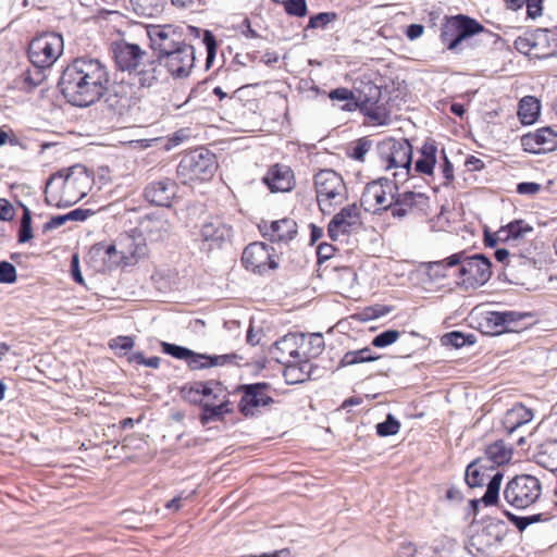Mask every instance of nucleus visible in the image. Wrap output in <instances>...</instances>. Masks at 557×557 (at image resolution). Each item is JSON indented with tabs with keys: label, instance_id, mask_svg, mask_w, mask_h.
I'll return each mask as SVG.
<instances>
[{
	"label": "nucleus",
	"instance_id": "29",
	"mask_svg": "<svg viewBox=\"0 0 557 557\" xmlns=\"http://www.w3.org/2000/svg\"><path fill=\"white\" fill-rule=\"evenodd\" d=\"M200 236L210 245H219L231 236V227L220 220H211L202 224Z\"/></svg>",
	"mask_w": 557,
	"mask_h": 557
},
{
	"label": "nucleus",
	"instance_id": "25",
	"mask_svg": "<svg viewBox=\"0 0 557 557\" xmlns=\"http://www.w3.org/2000/svg\"><path fill=\"white\" fill-rule=\"evenodd\" d=\"M177 185L169 178L152 182L146 187L145 196L157 206L170 207L176 196Z\"/></svg>",
	"mask_w": 557,
	"mask_h": 557
},
{
	"label": "nucleus",
	"instance_id": "7",
	"mask_svg": "<svg viewBox=\"0 0 557 557\" xmlns=\"http://www.w3.org/2000/svg\"><path fill=\"white\" fill-rule=\"evenodd\" d=\"M215 156L200 148L186 153L178 166L177 175L183 184L209 181L215 171Z\"/></svg>",
	"mask_w": 557,
	"mask_h": 557
},
{
	"label": "nucleus",
	"instance_id": "39",
	"mask_svg": "<svg viewBox=\"0 0 557 557\" xmlns=\"http://www.w3.org/2000/svg\"><path fill=\"white\" fill-rule=\"evenodd\" d=\"M191 391H195L197 394H200L207 398L212 396L214 400H218L221 396L225 398L222 385L216 382L195 383V385L191 387Z\"/></svg>",
	"mask_w": 557,
	"mask_h": 557
},
{
	"label": "nucleus",
	"instance_id": "42",
	"mask_svg": "<svg viewBox=\"0 0 557 557\" xmlns=\"http://www.w3.org/2000/svg\"><path fill=\"white\" fill-rule=\"evenodd\" d=\"M400 423L393 414H388L384 422L376 425V432L380 436L395 435L399 432Z\"/></svg>",
	"mask_w": 557,
	"mask_h": 557
},
{
	"label": "nucleus",
	"instance_id": "46",
	"mask_svg": "<svg viewBox=\"0 0 557 557\" xmlns=\"http://www.w3.org/2000/svg\"><path fill=\"white\" fill-rule=\"evenodd\" d=\"M284 9L289 15L302 17L307 14L306 0H286Z\"/></svg>",
	"mask_w": 557,
	"mask_h": 557
},
{
	"label": "nucleus",
	"instance_id": "38",
	"mask_svg": "<svg viewBox=\"0 0 557 557\" xmlns=\"http://www.w3.org/2000/svg\"><path fill=\"white\" fill-rule=\"evenodd\" d=\"M503 480V473L499 471H496L494 474H492L487 488L485 494L482 496L481 499L474 500L473 505L476 506L478 504H484L485 506H492L495 505L498 500L500 484Z\"/></svg>",
	"mask_w": 557,
	"mask_h": 557
},
{
	"label": "nucleus",
	"instance_id": "4",
	"mask_svg": "<svg viewBox=\"0 0 557 557\" xmlns=\"http://www.w3.org/2000/svg\"><path fill=\"white\" fill-rule=\"evenodd\" d=\"M437 265L454 269L457 283L466 289L479 288L492 276V263L483 255L454 253L437 262Z\"/></svg>",
	"mask_w": 557,
	"mask_h": 557
},
{
	"label": "nucleus",
	"instance_id": "63",
	"mask_svg": "<svg viewBox=\"0 0 557 557\" xmlns=\"http://www.w3.org/2000/svg\"><path fill=\"white\" fill-rule=\"evenodd\" d=\"M88 211L76 209L67 213L69 221H84L87 218Z\"/></svg>",
	"mask_w": 557,
	"mask_h": 557
},
{
	"label": "nucleus",
	"instance_id": "56",
	"mask_svg": "<svg viewBox=\"0 0 557 557\" xmlns=\"http://www.w3.org/2000/svg\"><path fill=\"white\" fill-rule=\"evenodd\" d=\"M543 0H525L528 14L531 17H536L542 14Z\"/></svg>",
	"mask_w": 557,
	"mask_h": 557
},
{
	"label": "nucleus",
	"instance_id": "13",
	"mask_svg": "<svg viewBox=\"0 0 557 557\" xmlns=\"http://www.w3.org/2000/svg\"><path fill=\"white\" fill-rule=\"evenodd\" d=\"M147 35L151 48L162 55L184 44L183 28L172 24L148 25Z\"/></svg>",
	"mask_w": 557,
	"mask_h": 557
},
{
	"label": "nucleus",
	"instance_id": "32",
	"mask_svg": "<svg viewBox=\"0 0 557 557\" xmlns=\"http://www.w3.org/2000/svg\"><path fill=\"white\" fill-rule=\"evenodd\" d=\"M110 248H107V244L100 243L94 245L88 253V263L97 272L111 271L110 263Z\"/></svg>",
	"mask_w": 557,
	"mask_h": 557
},
{
	"label": "nucleus",
	"instance_id": "10",
	"mask_svg": "<svg viewBox=\"0 0 557 557\" xmlns=\"http://www.w3.org/2000/svg\"><path fill=\"white\" fill-rule=\"evenodd\" d=\"M397 184L388 178H377L368 183L361 195V206L367 212L380 214L391 210L395 202Z\"/></svg>",
	"mask_w": 557,
	"mask_h": 557
},
{
	"label": "nucleus",
	"instance_id": "3",
	"mask_svg": "<svg viewBox=\"0 0 557 557\" xmlns=\"http://www.w3.org/2000/svg\"><path fill=\"white\" fill-rule=\"evenodd\" d=\"M92 175L81 164L53 174L46 185V200L55 207H70L83 199L91 189Z\"/></svg>",
	"mask_w": 557,
	"mask_h": 557
},
{
	"label": "nucleus",
	"instance_id": "35",
	"mask_svg": "<svg viewBox=\"0 0 557 557\" xmlns=\"http://www.w3.org/2000/svg\"><path fill=\"white\" fill-rule=\"evenodd\" d=\"M202 414L200 421L206 425L211 420H221L223 417L232 411L231 404L228 400L223 399L220 404L207 400L202 405Z\"/></svg>",
	"mask_w": 557,
	"mask_h": 557
},
{
	"label": "nucleus",
	"instance_id": "27",
	"mask_svg": "<svg viewBox=\"0 0 557 557\" xmlns=\"http://www.w3.org/2000/svg\"><path fill=\"white\" fill-rule=\"evenodd\" d=\"M262 230L264 236L272 242L290 240L297 233V224L292 219H282L272 221L270 225L264 224Z\"/></svg>",
	"mask_w": 557,
	"mask_h": 557
},
{
	"label": "nucleus",
	"instance_id": "31",
	"mask_svg": "<svg viewBox=\"0 0 557 557\" xmlns=\"http://www.w3.org/2000/svg\"><path fill=\"white\" fill-rule=\"evenodd\" d=\"M238 356L235 354L232 355H218V356H207L201 354H196L191 350V356H189L186 360L188 366L191 369H205L210 367H219L225 363L232 362L237 359Z\"/></svg>",
	"mask_w": 557,
	"mask_h": 557
},
{
	"label": "nucleus",
	"instance_id": "15",
	"mask_svg": "<svg viewBox=\"0 0 557 557\" xmlns=\"http://www.w3.org/2000/svg\"><path fill=\"white\" fill-rule=\"evenodd\" d=\"M361 225L360 210L357 205H348L336 213L329 223L327 232L333 240L349 234Z\"/></svg>",
	"mask_w": 557,
	"mask_h": 557
},
{
	"label": "nucleus",
	"instance_id": "45",
	"mask_svg": "<svg viewBox=\"0 0 557 557\" xmlns=\"http://www.w3.org/2000/svg\"><path fill=\"white\" fill-rule=\"evenodd\" d=\"M337 15L333 12H322L311 16L308 23V28H325L330 23L335 21Z\"/></svg>",
	"mask_w": 557,
	"mask_h": 557
},
{
	"label": "nucleus",
	"instance_id": "48",
	"mask_svg": "<svg viewBox=\"0 0 557 557\" xmlns=\"http://www.w3.org/2000/svg\"><path fill=\"white\" fill-rule=\"evenodd\" d=\"M16 281L15 267L8 262H0V283L12 284Z\"/></svg>",
	"mask_w": 557,
	"mask_h": 557
},
{
	"label": "nucleus",
	"instance_id": "33",
	"mask_svg": "<svg viewBox=\"0 0 557 557\" xmlns=\"http://www.w3.org/2000/svg\"><path fill=\"white\" fill-rule=\"evenodd\" d=\"M436 146L433 143H425L420 150L419 159L416 161L414 171L420 174H432L436 163Z\"/></svg>",
	"mask_w": 557,
	"mask_h": 557
},
{
	"label": "nucleus",
	"instance_id": "19",
	"mask_svg": "<svg viewBox=\"0 0 557 557\" xmlns=\"http://www.w3.org/2000/svg\"><path fill=\"white\" fill-rule=\"evenodd\" d=\"M265 388L267 385L262 383L243 386L244 394L239 403V410L244 416H255L259 408L268 406L272 401Z\"/></svg>",
	"mask_w": 557,
	"mask_h": 557
},
{
	"label": "nucleus",
	"instance_id": "60",
	"mask_svg": "<svg viewBox=\"0 0 557 557\" xmlns=\"http://www.w3.org/2000/svg\"><path fill=\"white\" fill-rule=\"evenodd\" d=\"M466 166L469 171H480L484 166V162L473 156L469 157L466 161Z\"/></svg>",
	"mask_w": 557,
	"mask_h": 557
},
{
	"label": "nucleus",
	"instance_id": "5",
	"mask_svg": "<svg viewBox=\"0 0 557 557\" xmlns=\"http://www.w3.org/2000/svg\"><path fill=\"white\" fill-rule=\"evenodd\" d=\"M314 189L318 206L324 214L332 213L348 197L343 177L330 169L321 170L314 175Z\"/></svg>",
	"mask_w": 557,
	"mask_h": 557
},
{
	"label": "nucleus",
	"instance_id": "52",
	"mask_svg": "<svg viewBox=\"0 0 557 557\" xmlns=\"http://www.w3.org/2000/svg\"><path fill=\"white\" fill-rule=\"evenodd\" d=\"M16 214L15 208L7 199L0 198V220L12 221Z\"/></svg>",
	"mask_w": 557,
	"mask_h": 557
},
{
	"label": "nucleus",
	"instance_id": "53",
	"mask_svg": "<svg viewBox=\"0 0 557 557\" xmlns=\"http://www.w3.org/2000/svg\"><path fill=\"white\" fill-rule=\"evenodd\" d=\"M510 519L513 521L515 525L520 531H523L531 523L539 521L540 516L535 515V516H529V517H517V516L511 515Z\"/></svg>",
	"mask_w": 557,
	"mask_h": 557
},
{
	"label": "nucleus",
	"instance_id": "37",
	"mask_svg": "<svg viewBox=\"0 0 557 557\" xmlns=\"http://www.w3.org/2000/svg\"><path fill=\"white\" fill-rule=\"evenodd\" d=\"M540 102L534 97H524L519 102L518 116L522 124H533L540 115Z\"/></svg>",
	"mask_w": 557,
	"mask_h": 557
},
{
	"label": "nucleus",
	"instance_id": "36",
	"mask_svg": "<svg viewBox=\"0 0 557 557\" xmlns=\"http://www.w3.org/2000/svg\"><path fill=\"white\" fill-rule=\"evenodd\" d=\"M491 470L488 465L480 462V458L471 462L466 470V482L470 487L481 486L485 480L491 479L487 471Z\"/></svg>",
	"mask_w": 557,
	"mask_h": 557
},
{
	"label": "nucleus",
	"instance_id": "43",
	"mask_svg": "<svg viewBox=\"0 0 557 557\" xmlns=\"http://www.w3.org/2000/svg\"><path fill=\"white\" fill-rule=\"evenodd\" d=\"M400 336V332L396 330H387L385 332L380 333L376 335L373 341L372 345L377 348H384L387 347L398 341Z\"/></svg>",
	"mask_w": 557,
	"mask_h": 557
},
{
	"label": "nucleus",
	"instance_id": "1",
	"mask_svg": "<svg viewBox=\"0 0 557 557\" xmlns=\"http://www.w3.org/2000/svg\"><path fill=\"white\" fill-rule=\"evenodd\" d=\"M110 76L107 66L97 59L78 58L69 64L61 76L60 87L73 106L89 107L107 92Z\"/></svg>",
	"mask_w": 557,
	"mask_h": 557
},
{
	"label": "nucleus",
	"instance_id": "16",
	"mask_svg": "<svg viewBox=\"0 0 557 557\" xmlns=\"http://www.w3.org/2000/svg\"><path fill=\"white\" fill-rule=\"evenodd\" d=\"M242 261L247 270L256 273H264L276 268L270 248L263 243L248 245L243 252Z\"/></svg>",
	"mask_w": 557,
	"mask_h": 557
},
{
	"label": "nucleus",
	"instance_id": "62",
	"mask_svg": "<svg viewBox=\"0 0 557 557\" xmlns=\"http://www.w3.org/2000/svg\"><path fill=\"white\" fill-rule=\"evenodd\" d=\"M334 248L329 244H321L318 247V256L320 259H329L333 256Z\"/></svg>",
	"mask_w": 557,
	"mask_h": 557
},
{
	"label": "nucleus",
	"instance_id": "54",
	"mask_svg": "<svg viewBox=\"0 0 557 557\" xmlns=\"http://www.w3.org/2000/svg\"><path fill=\"white\" fill-rule=\"evenodd\" d=\"M417 547L411 542H404L399 545L396 557H414Z\"/></svg>",
	"mask_w": 557,
	"mask_h": 557
},
{
	"label": "nucleus",
	"instance_id": "14",
	"mask_svg": "<svg viewBox=\"0 0 557 557\" xmlns=\"http://www.w3.org/2000/svg\"><path fill=\"white\" fill-rule=\"evenodd\" d=\"M165 67L176 78L189 76L195 64V50L193 46L182 44L180 47L164 54Z\"/></svg>",
	"mask_w": 557,
	"mask_h": 557
},
{
	"label": "nucleus",
	"instance_id": "61",
	"mask_svg": "<svg viewBox=\"0 0 557 557\" xmlns=\"http://www.w3.org/2000/svg\"><path fill=\"white\" fill-rule=\"evenodd\" d=\"M240 28H242L243 36L246 38L259 37V35L256 33V30L251 28L250 21L248 18H245L243 21Z\"/></svg>",
	"mask_w": 557,
	"mask_h": 557
},
{
	"label": "nucleus",
	"instance_id": "12",
	"mask_svg": "<svg viewBox=\"0 0 557 557\" xmlns=\"http://www.w3.org/2000/svg\"><path fill=\"white\" fill-rule=\"evenodd\" d=\"M482 30L483 26L476 21L457 15L447 18L443 24L441 39L448 50H456L463 40Z\"/></svg>",
	"mask_w": 557,
	"mask_h": 557
},
{
	"label": "nucleus",
	"instance_id": "44",
	"mask_svg": "<svg viewBox=\"0 0 557 557\" xmlns=\"http://www.w3.org/2000/svg\"><path fill=\"white\" fill-rule=\"evenodd\" d=\"M32 215L28 208L24 207V213L21 220V227H20V234H18V240L21 243H26L29 239L33 238V232H32Z\"/></svg>",
	"mask_w": 557,
	"mask_h": 557
},
{
	"label": "nucleus",
	"instance_id": "24",
	"mask_svg": "<svg viewBox=\"0 0 557 557\" xmlns=\"http://www.w3.org/2000/svg\"><path fill=\"white\" fill-rule=\"evenodd\" d=\"M533 232V227L523 220H515L502 226L494 235L485 237V244L494 247L498 242H515Z\"/></svg>",
	"mask_w": 557,
	"mask_h": 557
},
{
	"label": "nucleus",
	"instance_id": "34",
	"mask_svg": "<svg viewBox=\"0 0 557 557\" xmlns=\"http://www.w3.org/2000/svg\"><path fill=\"white\" fill-rule=\"evenodd\" d=\"M422 197L421 194L413 191H405L403 194L395 193V202L391 208L392 215L394 218H404L413 208L417 202V198Z\"/></svg>",
	"mask_w": 557,
	"mask_h": 557
},
{
	"label": "nucleus",
	"instance_id": "28",
	"mask_svg": "<svg viewBox=\"0 0 557 557\" xmlns=\"http://www.w3.org/2000/svg\"><path fill=\"white\" fill-rule=\"evenodd\" d=\"M533 411L522 404L515 405L509 409L503 420V425L509 434L532 421Z\"/></svg>",
	"mask_w": 557,
	"mask_h": 557
},
{
	"label": "nucleus",
	"instance_id": "21",
	"mask_svg": "<svg viewBox=\"0 0 557 557\" xmlns=\"http://www.w3.org/2000/svg\"><path fill=\"white\" fill-rule=\"evenodd\" d=\"M173 225L164 215L151 214L145 216L138 226L140 236L144 240L161 242L170 237Z\"/></svg>",
	"mask_w": 557,
	"mask_h": 557
},
{
	"label": "nucleus",
	"instance_id": "49",
	"mask_svg": "<svg viewBox=\"0 0 557 557\" xmlns=\"http://www.w3.org/2000/svg\"><path fill=\"white\" fill-rule=\"evenodd\" d=\"M109 346L116 352H127L134 347V341L129 336H119L111 339Z\"/></svg>",
	"mask_w": 557,
	"mask_h": 557
},
{
	"label": "nucleus",
	"instance_id": "57",
	"mask_svg": "<svg viewBox=\"0 0 557 557\" xmlns=\"http://www.w3.org/2000/svg\"><path fill=\"white\" fill-rule=\"evenodd\" d=\"M442 175L444 178V185H448L454 178L453 164L448 161L446 157H444V163L442 165Z\"/></svg>",
	"mask_w": 557,
	"mask_h": 557
},
{
	"label": "nucleus",
	"instance_id": "50",
	"mask_svg": "<svg viewBox=\"0 0 557 557\" xmlns=\"http://www.w3.org/2000/svg\"><path fill=\"white\" fill-rule=\"evenodd\" d=\"M162 348L165 354L171 355L177 359L186 360L189 356H191L190 349L174 344L162 343Z\"/></svg>",
	"mask_w": 557,
	"mask_h": 557
},
{
	"label": "nucleus",
	"instance_id": "30",
	"mask_svg": "<svg viewBox=\"0 0 557 557\" xmlns=\"http://www.w3.org/2000/svg\"><path fill=\"white\" fill-rule=\"evenodd\" d=\"M512 456V450L508 448L504 442L498 441L487 446L485 455L480 457V462L488 465L490 469L494 466H502L507 463Z\"/></svg>",
	"mask_w": 557,
	"mask_h": 557
},
{
	"label": "nucleus",
	"instance_id": "23",
	"mask_svg": "<svg viewBox=\"0 0 557 557\" xmlns=\"http://www.w3.org/2000/svg\"><path fill=\"white\" fill-rule=\"evenodd\" d=\"M263 182L272 193L289 191L295 186L292 169L282 164L271 166L263 177Z\"/></svg>",
	"mask_w": 557,
	"mask_h": 557
},
{
	"label": "nucleus",
	"instance_id": "55",
	"mask_svg": "<svg viewBox=\"0 0 557 557\" xmlns=\"http://www.w3.org/2000/svg\"><path fill=\"white\" fill-rule=\"evenodd\" d=\"M541 189V185L536 183H520L517 186V191L521 195H534L539 193Z\"/></svg>",
	"mask_w": 557,
	"mask_h": 557
},
{
	"label": "nucleus",
	"instance_id": "6",
	"mask_svg": "<svg viewBox=\"0 0 557 557\" xmlns=\"http://www.w3.org/2000/svg\"><path fill=\"white\" fill-rule=\"evenodd\" d=\"M381 166L392 172L397 185L404 183L410 175L412 161V147L407 140H389L380 147Z\"/></svg>",
	"mask_w": 557,
	"mask_h": 557
},
{
	"label": "nucleus",
	"instance_id": "22",
	"mask_svg": "<svg viewBox=\"0 0 557 557\" xmlns=\"http://www.w3.org/2000/svg\"><path fill=\"white\" fill-rule=\"evenodd\" d=\"M523 318H525V314L516 311H487L484 320L488 332L502 334L504 332H516L518 322Z\"/></svg>",
	"mask_w": 557,
	"mask_h": 557
},
{
	"label": "nucleus",
	"instance_id": "47",
	"mask_svg": "<svg viewBox=\"0 0 557 557\" xmlns=\"http://www.w3.org/2000/svg\"><path fill=\"white\" fill-rule=\"evenodd\" d=\"M467 337L460 332H450L442 337V344L447 347L460 348L467 344Z\"/></svg>",
	"mask_w": 557,
	"mask_h": 557
},
{
	"label": "nucleus",
	"instance_id": "20",
	"mask_svg": "<svg viewBox=\"0 0 557 557\" xmlns=\"http://www.w3.org/2000/svg\"><path fill=\"white\" fill-rule=\"evenodd\" d=\"M355 89L359 91V96L356 97L354 91L347 88H337L330 92L329 97L332 100H337L344 102L342 106L343 110L351 111L354 110L358 102H370L375 100L379 96V89L375 85L368 83L364 86V92L359 90L357 87V82H355Z\"/></svg>",
	"mask_w": 557,
	"mask_h": 557
},
{
	"label": "nucleus",
	"instance_id": "40",
	"mask_svg": "<svg viewBox=\"0 0 557 557\" xmlns=\"http://www.w3.org/2000/svg\"><path fill=\"white\" fill-rule=\"evenodd\" d=\"M377 357L371 354L369 348H362L359 350L348 351L344 355L342 359L343 366H352L357 363L374 361Z\"/></svg>",
	"mask_w": 557,
	"mask_h": 557
},
{
	"label": "nucleus",
	"instance_id": "41",
	"mask_svg": "<svg viewBox=\"0 0 557 557\" xmlns=\"http://www.w3.org/2000/svg\"><path fill=\"white\" fill-rule=\"evenodd\" d=\"M137 10L144 15L154 16L162 12L165 0H133Z\"/></svg>",
	"mask_w": 557,
	"mask_h": 557
},
{
	"label": "nucleus",
	"instance_id": "9",
	"mask_svg": "<svg viewBox=\"0 0 557 557\" xmlns=\"http://www.w3.org/2000/svg\"><path fill=\"white\" fill-rule=\"evenodd\" d=\"M542 494V485L533 475L522 474L510 480L505 490V500L518 509H524L536 503Z\"/></svg>",
	"mask_w": 557,
	"mask_h": 557
},
{
	"label": "nucleus",
	"instance_id": "8",
	"mask_svg": "<svg viewBox=\"0 0 557 557\" xmlns=\"http://www.w3.org/2000/svg\"><path fill=\"white\" fill-rule=\"evenodd\" d=\"M506 525L502 521H490L478 527L468 542V550L478 557L496 556L502 547L506 534Z\"/></svg>",
	"mask_w": 557,
	"mask_h": 557
},
{
	"label": "nucleus",
	"instance_id": "26",
	"mask_svg": "<svg viewBox=\"0 0 557 557\" xmlns=\"http://www.w3.org/2000/svg\"><path fill=\"white\" fill-rule=\"evenodd\" d=\"M116 243L124 258V267L136 264L147 253L146 244L140 236L122 235Z\"/></svg>",
	"mask_w": 557,
	"mask_h": 557
},
{
	"label": "nucleus",
	"instance_id": "51",
	"mask_svg": "<svg viewBox=\"0 0 557 557\" xmlns=\"http://www.w3.org/2000/svg\"><path fill=\"white\" fill-rule=\"evenodd\" d=\"M107 248H110L109 255H110V263H111L112 270L116 269L117 267H124V258L120 253L121 250L117 246V243L107 244Z\"/></svg>",
	"mask_w": 557,
	"mask_h": 557
},
{
	"label": "nucleus",
	"instance_id": "18",
	"mask_svg": "<svg viewBox=\"0 0 557 557\" xmlns=\"http://www.w3.org/2000/svg\"><path fill=\"white\" fill-rule=\"evenodd\" d=\"M524 151L540 154L553 151L557 147V133L550 127H543L521 137Z\"/></svg>",
	"mask_w": 557,
	"mask_h": 557
},
{
	"label": "nucleus",
	"instance_id": "59",
	"mask_svg": "<svg viewBox=\"0 0 557 557\" xmlns=\"http://www.w3.org/2000/svg\"><path fill=\"white\" fill-rule=\"evenodd\" d=\"M423 26L419 24H412L408 26L406 35L410 40L419 38L423 34Z\"/></svg>",
	"mask_w": 557,
	"mask_h": 557
},
{
	"label": "nucleus",
	"instance_id": "11",
	"mask_svg": "<svg viewBox=\"0 0 557 557\" xmlns=\"http://www.w3.org/2000/svg\"><path fill=\"white\" fill-rule=\"evenodd\" d=\"M63 48L64 42L60 34L46 33L29 44V59L37 67H49L60 58Z\"/></svg>",
	"mask_w": 557,
	"mask_h": 557
},
{
	"label": "nucleus",
	"instance_id": "58",
	"mask_svg": "<svg viewBox=\"0 0 557 557\" xmlns=\"http://www.w3.org/2000/svg\"><path fill=\"white\" fill-rule=\"evenodd\" d=\"M203 41H205L206 47H207L208 59H210L215 53V47H216L215 39H214V37L212 36V34L210 32L206 30L205 32Z\"/></svg>",
	"mask_w": 557,
	"mask_h": 557
},
{
	"label": "nucleus",
	"instance_id": "64",
	"mask_svg": "<svg viewBox=\"0 0 557 557\" xmlns=\"http://www.w3.org/2000/svg\"><path fill=\"white\" fill-rule=\"evenodd\" d=\"M72 273L77 283H83V276L78 268V256H74L72 260Z\"/></svg>",
	"mask_w": 557,
	"mask_h": 557
},
{
	"label": "nucleus",
	"instance_id": "17",
	"mask_svg": "<svg viewBox=\"0 0 557 557\" xmlns=\"http://www.w3.org/2000/svg\"><path fill=\"white\" fill-rule=\"evenodd\" d=\"M304 342V335L289 333L274 343L270 349L271 357L278 363L290 367L300 357L299 348Z\"/></svg>",
	"mask_w": 557,
	"mask_h": 557
},
{
	"label": "nucleus",
	"instance_id": "2",
	"mask_svg": "<svg viewBox=\"0 0 557 557\" xmlns=\"http://www.w3.org/2000/svg\"><path fill=\"white\" fill-rule=\"evenodd\" d=\"M116 66L127 72L132 83L139 88H152L161 77L160 60L137 44L117 41L112 45Z\"/></svg>",
	"mask_w": 557,
	"mask_h": 557
}]
</instances>
